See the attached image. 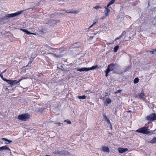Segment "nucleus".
<instances>
[{
	"instance_id": "obj_40",
	"label": "nucleus",
	"mask_w": 156,
	"mask_h": 156,
	"mask_svg": "<svg viewBox=\"0 0 156 156\" xmlns=\"http://www.w3.org/2000/svg\"><path fill=\"white\" fill-rule=\"evenodd\" d=\"M6 70H7L6 69L5 70L1 73H2V74H3V73H5V72L6 71Z\"/></svg>"
},
{
	"instance_id": "obj_22",
	"label": "nucleus",
	"mask_w": 156,
	"mask_h": 156,
	"mask_svg": "<svg viewBox=\"0 0 156 156\" xmlns=\"http://www.w3.org/2000/svg\"><path fill=\"white\" fill-rule=\"evenodd\" d=\"M98 68V66H93L90 68H88V71L93 70L95 69L96 68Z\"/></svg>"
},
{
	"instance_id": "obj_36",
	"label": "nucleus",
	"mask_w": 156,
	"mask_h": 156,
	"mask_svg": "<svg viewBox=\"0 0 156 156\" xmlns=\"http://www.w3.org/2000/svg\"><path fill=\"white\" fill-rule=\"evenodd\" d=\"M121 91H122V90H119L115 92V94H117V93H121Z\"/></svg>"
},
{
	"instance_id": "obj_19",
	"label": "nucleus",
	"mask_w": 156,
	"mask_h": 156,
	"mask_svg": "<svg viewBox=\"0 0 156 156\" xmlns=\"http://www.w3.org/2000/svg\"><path fill=\"white\" fill-rule=\"evenodd\" d=\"M2 140L4 141H8V143L6 142L5 143L7 144H9L12 142V141L11 140H8L6 138H2Z\"/></svg>"
},
{
	"instance_id": "obj_4",
	"label": "nucleus",
	"mask_w": 156,
	"mask_h": 156,
	"mask_svg": "<svg viewBox=\"0 0 156 156\" xmlns=\"http://www.w3.org/2000/svg\"><path fill=\"white\" fill-rule=\"evenodd\" d=\"M146 119L149 121H153L156 120V114L152 113L146 117Z\"/></svg>"
},
{
	"instance_id": "obj_44",
	"label": "nucleus",
	"mask_w": 156,
	"mask_h": 156,
	"mask_svg": "<svg viewBox=\"0 0 156 156\" xmlns=\"http://www.w3.org/2000/svg\"><path fill=\"white\" fill-rule=\"evenodd\" d=\"M110 44H112V43H109L108 44L110 45Z\"/></svg>"
},
{
	"instance_id": "obj_20",
	"label": "nucleus",
	"mask_w": 156,
	"mask_h": 156,
	"mask_svg": "<svg viewBox=\"0 0 156 156\" xmlns=\"http://www.w3.org/2000/svg\"><path fill=\"white\" fill-rule=\"evenodd\" d=\"M66 12L67 13H77V11L76 10H73L72 11H69L68 10H66Z\"/></svg>"
},
{
	"instance_id": "obj_17",
	"label": "nucleus",
	"mask_w": 156,
	"mask_h": 156,
	"mask_svg": "<svg viewBox=\"0 0 156 156\" xmlns=\"http://www.w3.org/2000/svg\"><path fill=\"white\" fill-rule=\"evenodd\" d=\"M20 30L22 31L23 32H25L26 34H27L28 35L30 34H33V35H35V34L34 33H31L28 30H27L26 29H20Z\"/></svg>"
},
{
	"instance_id": "obj_43",
	"label": "nucleus",
	"mask_w": 156,
	"mask_h": 156,
	"mask_svg": "<svg viewBox=\"0 0 156 156\" xmlns=\"http://www.w3.org/2000/svg\"><path fill=\"white\" fill-rule=\"evenodd\" d=\"M93 37H90V38H92H92H93Z\"/></svg>"
},
{
	"instance_id": "obj_24",
	"label": "nucleus",
	"mask_w": 156,
	"mask_h": 156,
	"mask_svg": "<svg viewBox=\"0 0 156 156\" xmlns=\"http://www.w3.org/2000/svg\"><path fill=\"white\" fill-rule=\"evenodd\" d=\"M111 100L110 98H108L106 99L105 103H106L108 104H109L111 103Z\"/></svg>"
},
{
	"instance_id": "obj_8",
	"label": "nucleus",
	"mask_w": 156,
	"mask_h": 156,
	"mask_svg": "<svg viewBox=\"0 0 156 156\" xmlns=\"http://www.w3.org/2000/svg\"><path fill=\"white\" fill-rule=\"evenodd\" d=\"M118 151L119 153L122 154L124 152L127 151H128V149L127 148H122L120 147L118 148Z\"/></svg>"
},
{
	"instance_id": "obj_15",
	"label": "nucleus",
	"mask_w": 156,
	"mask_h": 156,
	"mask_svg": "<svg viewBox=\"0 0 156 156\" xmlns=\"http://www.w3.org/2000/svg\"><path fill=\"white\" fill-rule=\"evenodd\" d=\"M102 150L104 152L108 153L109 152V149L106 146H103L102 147Z\"/></svg>"
},
{
	"instance_id": "obj_39",
	"label": "nucleus",
	"mask_w": 156,
	"mask_h": 156,
	"mask_svg": "<svg viewBox=\"0 0 156 156\" xmlns=\"http://www.w3.org/2000/svg\"><path fill=\"white\" fill-rule=\"evenodd\" d=\"M32 62V61L31 60H30V62H28L27 66L29 65L30 64H31Z\"/></svg>"
},
{
	"instance_id": "obj_27",
	"label": "nucleus",
	"mask_w": 156,
	"mask_h": 156,
	"mask_svg": "<svg viewBox=\"0 0 156 156\" xmlns=\"http://www.w3.org/2000/svg\"><path fill=\"white\" fill-rule=\"evenodd\" d=\"M130 39V37H128V35L125 37L124 40L126 41H129Z\"/></svg>"
},
{
	"instance_id": "obj_18",
	"label": "nucleus",
	"mask_w": 156,
	"mask_h": 156,
	"mask_svg": "<svg viewBox=\"0 0 156 156\" xmlns=\"http://www.w3.org/2000/svg\"><path fill=\"white\" fill-rule=\"evenodd\" d=\"M5 81L6 82L9 84H10L11 85V87H12V80H7L6 79V80H5Z\"/></svg>"
},
{
	"instance_id": "obj_34",
	"label": "nucleus",
	"mask_w": 156,
	"mask_h": 156,
	"mask_svg": "<svg viewBox=\"0 0 156 156\" xmlns=\"http://www.w3.org/2000/svg\"><path fill=\"white\" fill-rule=\"evenodd\" d=\"M77 44V43H75V44H74L73 45V47L74 48H79V46H76V45Z\"/></svg>"
},
{
	"instance_id": "obj_25",
	"label": "nucleus",
	"mask_w": 156,
	"mask_h": 156,
	"mask_svg": "<svg viewBox=\"0 0 156 156\" xmlns=\"http://www.w3.org/2000/svg\"><path fill=\"white\" fill-rule=\"evenodd\" d=\"M119 48V46L117 45V46H115L114 48V51L115 52H116L118 49Z\"/></svg>"
},
{
	"instance_id": "obj_1",
	"label": "nucleus",
	"mask_w": 156,
	"mask_h": 156,
	"mask_svg": "<svg viewBox=\"0 0 156 156\" xmlns=\"http://www.w3.org/2000/svg\"><path fill=\"white\" fill-rule=\"evenodd\" d=\"M120 66L116 64L110 63L107 67V69L105 71V76L107 77L108 76V73L111 71L113 73L119 74H122L123 72L120 69Z\"/></svg>"
},
{
	"instance_id": "obj_10",
	"label": "nucleus",
	"mask_w": 156,
	"mask_h": 156,
	"mask_svg": "<svg viewBox=\"0 0 156 156\" xmlns=\"http://www.w3.org/2000/svg\"><path fill=\"white\" fill-rule=\"evenodd\" d=\"M109 7L107 6L105 8V9L104 11L105 15L106 16H108L109 15L108 13L110 12V10L108 8Z\"/></svg>"
},
{
	"instance_id": "obj_35",
	"label": "nucleus",
	"mask_w": 156,
	"mask_h": 156,
	"mask_svg": "<svg viewBox=\"0 0 156 156\" xmlns=\"http://www.w3.org/2000/svg\"><path fill=\"white\" fill-rule=\"evenodd\" d=\"M94 9H99V8H101L100 7V6H98V5H96V6H95L94 7Z\"/></svg>"
},
{
	"instance_id": "obj_31",
	"label": "nucleus",
	"mask_w": 156,
	"mask_h": 156,
	"mask_svg": "<svg viewBox=\"0 0 156 156\" xmlns=\"http://www.w3.org/2000/svg\"><path fill=\"white\" fill-rule=\"evenodd\" d=\"M64 122H66L68 124H71L72 123L71 122L70 120H65Z\"/></svg>"
},
{
	"instance_id": "obj_11",
	"label": "nucleus",
	"mask_w": 156,
	"mask_h": 156,
	"mask_svg": "<svg viewBox=\"0 0 156 156\" xmlns=\"http://www.w3.org/2000/svg\"><path fill=\"white\" fill-rule=\"evenodd\" d=\"M76 71H88V68L84 67L83 68H78L76 69Z\"/></svg>"
},
{
	"instance_id": "obj_38",
	"label": "nucleus",
	"mask_w": 156,
	"mask_h": 156,
	"mask_svg": "<svg viewBox=\"0 0 156 156\" xmlns=\"http://www.w3.org/2000/svg\"><path fill=\"white\" fill-rule=\"evenodd\" d=\"M56 124H58V126H61V125L62 124V123L60 122L56 123Z\"/></svg>"
},
{
	"instance_id": "obj_2",
	"label": "nucleus",
	"mask_w": 156,
	"mask_h": 156,
	"mask_svg": "<svg viewBox=\"0 0 156 156\" xmlns=\"http://www.w3.org/2000/svg\"><path fill=\"white\" fill-rule=\"evenodd\" d=\"M23 12V11H20L13 13L7 14L3 17V19L6 20L8 18L15 17L20 14Z\"/></svg>"
},
{
	"instance_id": "obj_42",
	"label": "nucleus",
	"mask_w": 156,
	"mask_h": 156,
	"mask_svg": "<svg viewBox=\"0 0 156 156\" xmlns=\"http://www.w3.org/2000/svg\"><path fill=\"white\" fill-rule=\"evenodd\" d=\"M86 92L87 93H90V91L89 90H87V91H86Z\"/></svg>"
},
{
	"instance_id": "obj_14",
	"label": "nucleus",
	"mask_w": 156,
	"mask_h": 156,
	"mask_svg": "<svg viewBox=\"0 0 156 156\" xmlns=\"http://www.w3.org/2000/svg\"><path fill=\"white\" fill-rule=\"evenodd\" d=\"M26 78H22L20 79L18 81L16 80H12V85L13 86L15 84H16L19 83L20 81H21L22 80L25 79Z\"/></svg>"
},
{
	"instance_id": "obj_21",
	"label": "nucleus",
	"mask_w": 156,
	"mask_h": 156,
	"mask_svg": "<svg viewBox=\"0 0 156 156\" xmlns=\"http://www.w3.org/2000/svg\"><path fill=\"white\" fill-rule=\"evenodd\" d=\"M115 0H111L107 5V7H109V6L113 4Z\"/></svg>"
},
{
	"instance_id": "obj_32",
	"label": "nucleus",
	"mask_w": 156,
	"mask_h": 156,
	"mask_svg": "<svg viewBox=\"0 0 156 156\" xmlns=\"http://www.w3.org/2000/svg\"><path fill=\"white\" fill-rule=\"evenodd\" d=\"M154 0H148V4L150 5V4H153V1Z\"/></svg>"
},
{
	"instance_id": "obj_7",
	"label": "nucleus",
	"mask_w": 156,
	"mask_h": 156,
	"mask_svg": "<svg viewBox=\"0 0 156 156\" xmlns=\"http://www.w3.org/2000/svg\"><path fill=\"white\" fill-rule=\"evenodd\" d=\"M54 153L56 154H68L69 152L66 151H57L54 152Z\"/></svg>"
},
{
	"instance_id": "obj_23",
	"label": "nucleus",
	"mask_w": 156,
	"mask_h": 156,
	"mask_svg": "<svg viewBox=\"0 0 156 156\" xmlns=\"http://www.w3.org/2000/svg\"><path fill=\"white\" fill-rule=\"evenodd\" d=\"M78 98L80 99H83L86 98V96L85 95L78 96Z\"/></svg>"
},
{
	"instance_id": "obj_5",
	"label": "nucleus",
	"mask_w": 156,
	"mask_h": 156,
	"mask_svg": "<svg viewBox=\"0 0 156 156\" xmlns=\"http://www.w3.org/2000/svg\"><path fill=\"white\" fill-rule=\"evenodd\" d=\"M136 132L145 134H147L149 132L145 127L140 128L136 130Z\"/></svg>"
},
{
	"instance_id": "obj_3",
	"label": "nucleus",
	"mask_w": 156,
	"mask_h": 156,
	"mask_svg": "<svg viewBox=\"0 0 156 156\" xmlns=\"http://www.w3.org/2000/svg\"><path fill=\"white\" fill-rule=\"evenodd\" d=\"M30 118V115L28 113L21 114L18 116V119L23 121H26Z\"/></svg>"
},
{
	"instance_id": "obj_30",
	"label": "nucleus",
	"mask_w": 156,
	"mask_h": 156,
	"mask_svg": "<svg viewBox=\"0 0 156 156\" xmlns=\"http://www.w3.org/2000/svg\"><path fill=\"white\" fill-rule=\"evenodd\" d=\"M149 51L151 52L152 54H154V52L156 51V48L154 49H152V51Z\"/></svg>"
},
{
	"instance_id": "obj_28",
	"label": "nucleus",
	"mask_w": 156,
	"mask_h": 156,
	"mask_svg": "<svg viewBox=\"0 0 156 156\" xmlns=\"http://www.w3.org/2000/svg\"><path fill=\"white\" fill-rule=\"evenodd\" d=\"M130 69V66H129L127 67V68H126V69H125V70L124 71H123L122 70L123 72V73L125 72L126 71H129Z\"/></svg>"
},
{
	"instance_id": "obj_37",
	"label": "nucleus",
	"mask_w": 156,
	"mask_h": 156,
	"mask_svg": "<svg viewBox=\"0 0 156 156\" xmlns=\"http://www.w3.org/2000/svg\"><path fill=\"white\" fill-rule=\"evenodd\" d=\"M97 23V22H94L93 24H92L91 26H90L89 27V28H90L92 27L94 25H95Z\"/></svg>"
},
{
	"instance_id": "obj_13",
	"label": "nucleus",
	"mask_w": 156,
	"mask_h": 156,
	"mask_svg": "<svg viewBox=\"0 0 156 156\" xmlns=\"http://www.w3.org/2000/svg\"><path fill=\"white\" fill-rule=\"evenodd\" d=\"M3 150H8L9 151H11L10 149L8 147L7 145L0 147V151H3Z\"/></svg>"
},
{
	"instance_id": "obj_16",
	"label": "nucleus",
	"mask_w": 156,
	"mask_h": 156,
	"mask_svg": "<svg viewBox=\"0 0 156 156\" xmlns=\"http://www.w3.org/2000/svg\"><path fill=\"white\" fill-rule=\"evenodd\" d=\"M148 143L156 144V137H154L152 140L148 141Z\"/></svg>"
},
{
	"instance_id": "obj_29",
	"label": "nucleus",
	"mask_w": 156,
	"mask_h": 156,
	"mask_svg": "<svg viewBox=\"0 0 156 156\" xmlns=\"http://www.w3.org/2000/svg\"><path fill=\"white\" fill-rule=\"evenodd\" d=\"M3 74L2 73H0V76L2 78V79L4 81H5V80H6V78H5L3 77V75H2Z\"/></svg>"
},
{
	"instance_id": "obj_26",
	"label": "nucleus",
	"mask_w": 156,
	"mask_h": 156,
	"mask_svg": "<svg viewBox=\"0 0 156 156\" xmlns=\"http://www.w3.org/2000/svg\"><path fill=\"white\" fill-rule=\"evenodd\" d=\"M139 81V79L138 77H136L133 80V83L135 84L137 83Z\"/></svg>"
},
{
	"instance_id": "obj_12",
	"label": "nucleus",
	"mask_w": 156,
	"mask_h": 156,
	"mask_svg": "<svg viewBox=\"0 0 156 156\" xmlns=\"http://www.w3.org/2000/svg\"><path fill=\"white\" fill-rule=\"evenodd\" d=\"M126 34V32L125 31H123L121 35H120L119 37L116 38V39L115 40V41H116L117 40L120 39L123 36H124Z\"/></svg>"
},
{
	"instance_id": "obj_6",
	"label": "nucleus",
	"mask_w": 156,
	"mask_h": 156,
	"mask_svg": "<svg viewBox=\"0 0 156 156\" xmlns=\"http://www.w3.org/2000/svg\"><path fill=\"white\" fill-rule=\"evenodd\" d=\"M135 97L136 98L140 99L143 100H144L145 99V95L143 91H142L140 93H138L136 94Z\"/></svg>"
},
{
	"instance_id": "obj_41",
	"label": "nucleus",
	"mask_w": 156,
	"mask_h": 156,
	"mask_svg": "<svg viewBox=\"0 0 156 156\" xmlns=\"http://www.w3.org/2000/svg\"><path fill=\"white\" fill-rule=\"evenodd\" d=\"M100 98L101 99H102L103 100H104L105 99V98L104 97H101Z\"/></svg>"
},
{
	"instance_id": "obj_9",
	"label": "nucleus",
	"mask_w": 156,
	"mask_h": 156,
	"mask_svg": "<svg viewBox=\"0 0 156 156\" xmlns=\"http://www.w3.org/2000/svg\"><path fill=\"white\" fill-rule=\"evenodd\" d=\"M103 119L106 121V122H107V123H108L109 124H110L111 126H112L111 123L110 121V120L104 114H103Z\"/></svg>"
},
{
	"instance_id": "obj_45",
	"label": "nucleus",
	"mask_w": 156,
	"mask_h": 156,
	"mask_svg": "<svg viewBox=\"0 0 156 156\" xmlns=\"http://www.w3.org/2000/svg\"><path fill=\"white\" fill-rule=\"evenodd\" d=\"M6 89H7L8 90H9V89H8V88H7V87H6Z\"/></svg>"
},
{
	"instance_id": "obj_33",
	"label": "nucleus",
	"mask_w": 156,
	"mask_h": 156,
	"mask_svg": "<svg viewBox=\"0 0 156 156\" xmlns=\"http://www.w3.org/2000/svg\"><path fill=\"white\" fill-rule=\"evenodd\" d=\"M153 23L154 24H156V17L154 19L153 21Z\"/></svg>"
}]
</instances>
